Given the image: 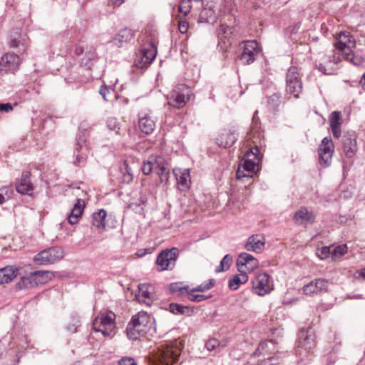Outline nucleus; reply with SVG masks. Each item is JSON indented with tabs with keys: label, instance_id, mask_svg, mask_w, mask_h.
<instances>
[{
	"label": "nucleus",
	"instance_id": "864d4df0",
	"mask_svg": "<svg viewBox=\"0 0 365 365\" xmlns=\"http://www.w3.org/2000/svg\"><path fill=\"white\" fill-rule=\"evenodd\" d=\"M25 44V38L19 39V38H11L9 42V45L11 47L16 48L20 46L21 45L24 46Z\"/></svg>",
	"mask_w": 365,
	"mask_h": 365
},
{
	"label": "nucleus",
	"instance_id": "c9c22d12",
	"mask_svg": "<svg viewBox=\"0 0 365 365\" xmlns=\"http://www.w3.org/2000/svg\"><path fill=\"white\" fill-rule=\"evenodd\" d=\"M32 273L36 285L46 284L53 277V274L48 271H36Z\"/></svg>",
	"mask_w": 365,
	"mask_h": 365
},
{
	"label": "nucleus",
	"instance_id": "338daca9",
	"mask_svg": "<svg viewBox=\"0 0 365 365\" xmlns=\"http://www.w3.org/2000/svg\"><path fill=\"white\" fill-rule=\"evenodd\" d=\"M361 275L364 279H365V268L361 270Z\"/></svg>",
	"mask_w": 365,
	"mask_h": 365
},
{
	"label": "nucleus",
	"instance_id": "9b49d317",
	"mask_svg": "<svg viewBox=\"0 0 365 365\" xmlns=\"http://www.w3.org/2000/svg\"><path fill=\"white\" fill-rule=\"evenodd\" d=\"M316 346V336L311 329H302L298 335L297 349L309 351Z\"/></svg>",
	"mask_w": 365,
	"mask_h": 365
},
{
	"label": "nucleus",
	"instance_id": "4468645a",
	"mask_svg": "<svg viewBox=\"0 0 365 365\" xmlns=\"http://www.w3.org/2000/svg\"><path fill=\"white\" fill-rule=\"evenodd\" d=\"M20 65V58L14 53H8L1 57L0 61L1 73H14L16 71Z\"/></svg>",
	"mask_w": 365,
	"mask_h": 365
},
{
	"label": "nucleus",
	"instance_id": "72a5a7b5",
	"mask_svg": "<svg viewBox=\"0 0 365 365\" xmlns=\"http://www.w3.org/2000/svg\"><path fill=\"white\" fill-rule=\"evenodd\" d=\"M248 279L249 277L246 272H240L230 279L229 287L232 290H237L241 284H245Z\"/></svg>",
	"mask_w": 365,
	"mask_h": 365
},
{
	"label": "nucleus",
	"instance_id": "4c0bfd02",
	"mask_svg": "<svg viewBox=\"0 0 365 365\" xmlns=\"http://www.w3.org/2000/svg\"><path fill=\"white\" fill-rule=\"evenodd\" d=\"M169 310L170 312L175 314H186L189 315L192 312V309L187 307L183 306L178 304L171 303L169 306Z\"/></svg>",
	"mask_w": 365,
	"mask_h": 365
},
{
	"label": "nucleus",
	"instance_id": "39448f33",
	"mask_svg": "<svg viewBox=\"0 0 365 365\" xmlns=\"http://www.w3.org/2000/svg\"><path fill=\"white\" fill-rule=\"evenodd\" d=\"M115 329V314L113 312L99 313L93 320V329L104 336L112 334Z\"/></svg>",
	"mask_w": 365,
	"mask_h": 365
},
{
	"label": "nucleus",
	"instance_id": "58836bf2",
	"mask_svg": "<svg viewBox=\"0 0 365 365\" xmlns=\"http://www.w3.org/2000/svg\"><path fill=\"white\" fill-rule=\"evenodd\" d=\"M346 61L353 63L355 66H361L363 64L364 59L362 56L355 55L353 51L349 52V53H344L341 56Z\"/></svg>",
	"mask_w": 365,
	"mask_h": 365
},
{
	"label": "nucleus",
	"instance_id": "052dcab7",
	"mask_svg": "<svg viewBox=\"0 0 365 365\" xmlns=\"http://www.w3.org/2000/svg\"><path fill=\"white\" fill-rule=\"evenodd\" d=\"M13 110V106L11 103H0V112H9Z\"/></svg>",
	"mask_w": 365,
	"mask_h": 365
},
{
	"label": "nucleus",
	"instance_id": "4be33fe9",
	"mask_svg": "<svg viewBox=\"0 0 365 365\" xmlns=\"http://www.w3.org/2000/svg\"><path fill=\"white\" fill-rule=\"evenodd\" d=\"M138 126L143 133L150 134L155 129V122L147 113H140L139 114Z\"/></svg>",
	"mask_w": 365,
	"mask_h": 365
},
{
	"label": "nucleus",
	"instance_id": "b1692460",
	"mask_svg": "<svg viewBox=\"0 0 365 365\" xmlns=\"http://www.w3.org/2000/svg\"><path fill=\"white\" fill-rule=\"evenodd\" d=\"M154 172L159 176L161 182L167 183L169 178V170L163 158H155Z\"/></svg>",
	"mask_w": 365,
	"mask_h": 365
},
{
	"label": "nucleus",
	"instance_id": "2f4dec72",
	"mask_svg": "<svg viewBox=\"0 0 365 365\" xmlns=\"http://www.w3.org/2000/svg\"><path fill=\"white\" fill-rule=\"evenodd\" d=\"M237 135L235 132H225L217 138V144L223 148L231 147L237 140Z\"/></svg>",
	"mask_w": 365,
	"mask_h": 365
},
{
	"label": "nucleus",
	"instance_id": "bf43d9fd",
	"mask_svg": "<svg viewBox=\"0 0 365 365\" xmlns=\"http://www.w3.org/2000/svg\"><path fill=\"white\" fill-rule=\"evenodd\" d=\"M185 287H182L179 284H171L170 286V289L172 292H182V290H185Z\"/></svg>",
	"mask_w": 365,
	"mask_h": 365
},
{
	"label": "nucleus",
	"instance_id": "603ef678",
	"mask_svg": "<svg viewBox=\"0 0 365 365\" xmlns=\"http://www.w3.org/2000/svg\"><path fill=\"white\" fill-rule=\"evenodd\" d=\"M86 157L87 156L84 153H82L81 154H77L74 164L78 166L83 165L86 163Z\"/></svg>",
	"mask_w": 365,
	"mask_h": 365
},
{
	"label": "nucleus",
	"instance_id": "6ab92c4d",
	"mask_svg": "<svg viewBox=\"0 0 365 365\" xmlns=\"http://www.w3.org/2000/svg\"><path fill=\"white\" fill-rule=\"evenodd\" d=\"M134 37V31L128 28L123 29L113 37L111 43L117 47H122Z\"/></svg>",
	"mask_w": 365,
	"mask_h": 365
},
{
	"label": "nucleus",
	"instance_id": "49530a36",
	"mask_svg": "<svg viewBox=\"0 0 365 365\" xmlns=\"http://www.w3.org/2000/svg\"><path fill=\"white\" fill-rule=\"evenodd\" d=\"M75 149L78 151H83L84 150H87L88 149V147L86 143V137L84 133L79 135L78 138H77V143Z\"/></svg>",
	"mask_w": 365,
	"mask_h": 365
},
{
	"label": "nucleus",
	"instance_id": "9d476101",
	"mask_svg": "<svg viewBox=\"0 0 365 365\" xmlns=\"http://www.w3.org/2000/svg\"><path fill=\"white\" fill-rule=\"evenodd\" d=\"M329 284V281L325 279H314L304 285L302 292L307 296L321 294L327 292Z\"/></svg>",
	"mask_w": 365,
	"mask_h": 365
},
{
	"label": "nucleus",
	"instance_id": "473e14b6",
	"mask_svg": "<svg viewBox=\"0 0 365 365\" xmlns=\"http://www.w3.org/2000/svg\"><path fill=\"white\" fill-rule=\"evenodd\" d=\"M137 299L145 304H150L151 302V294L149 291V286L146 284L138 285V292L136 294Z\"/></svg>",
	"mask_w": 365,
	"mask_h": 365
},
{
	"label": "nucleus",
	"instance_id": "cd10ccee",
	"mask_svg": "<svg viewBox=\"0 0 365 365\" xmlns=\"http://www.w3.org/2000/svg\"><path fill=\"white\" fill-rule=\"evenodd\" d=\"M18 269L13 266H6L0 269V284H7L16 277Z\"/></svg>",
	"mask_w": 365,
	"mask_h": 365
},
{
	"label": "nucleus",
	"instance_id": "680f3d73",
	"mask_svg": "<svg viewBox=\"0 0 365 365\" xmlns=\"http://www.w3.org/2000/svg\"><path fill=\"white\" fill-rule=\"evenodd\" d=\"M83 48L80 45H75L74 53L76 56H80L83 53Z\"/></svg>",
	"mask_w": 365,
	"mask_h": 365
},
{
	"label": "nucleus",
	"instance_id": "f3484780",
	"mask_svg": "<svg viewBox=\"0 0 365 365\" xmlns=\"http://www.w3.org/2000/svg\"><path fill=\"white\" fill-rule=\"evenodd\" d=\"M265 242L266 240L263 235H252L248 237L245 245V249L249 252L261 253L264 249Z\"/></svg>",
	"mask_w": 365,
	"mask_h": 365
},
{
	"label": "nucleus",
	"instance_id": "a211bd4d",
	"mask_svg": "<svg viewBox=\"0 0 365 365\" xmlns=\"http://www.w3.org/2000/svg\"><path fill=\"white\" fill-rule=\"evenodd\" d=\"M173 173L177 180V185L178 189L185 191L190 187V175L189 169H173Z\"/></svg>",
	"mask_w": 365,
	"mask_h": 365
},
{
	"label": "nucleus",
	"instance_id": "0eeeda50",
	"mask_svg": "<svg viewBox=\"0 0 365 365\" xmlns=\"http://www.w3.org/2000/svg\"><path fill=\"white\" fill-rule=\"evenodd\" d=\"M252 291L258 296L269 294L274 289L271 277L266 272L257 274L252 280Z\"/></svg>",
	"mask_w": 365,
	"mask_h": 365
},
{
	"label": "nucleus",
	"instance_id": "f704fd0d",
	"mask_svg": "<svg viewBox=\"0 0 365 365\" xmlns=\"http://www.w3.org/2000/svg\"><path fill=\"white\" fill-rule=\"evenodd\" d=\"M107 213L104 209H101L93 214L92 224L97 228H104L106 226V217Z\"/></svg>",
	"mask_w": 365,
	"mask_h": 365
},
{
	"label": "nucleus",
	"instance_id": "c85d7f7f",
	"mask_svg": "<svg viewBox=\"0 0 365 365\" xmlns=\"http://www.w3.org/2000/svg\"><path fill=\"white\" fill-rule=\"evenodd\" d=\"M30 173L24 172L22 175L21 179L17 182L16 185V191L21 194H30L32 191V186L29 180Z\"/></svg>",
	"mask_w": 365,
	"mask_h": 365
},
{
	"label": "nucleus",
	"instance_id": "ea45409f",
	"mask_svg": "<svg viewBox=\"0 0 365 365\" xmlns=\"http://www.w3.org/2000/svg\"><path fill=\"white\" fill-rule=\"evenodd\" d=\"M232 262V257L230 255H226L221 260L220 264L217 267L215 272H221L227 270Z\"/></svg>",
	"mask_w": 365,
	"mask_h": 365
},
{
	"label": "nucleus",
	"instance_id": "f8f14e48",
	"mask_svg": "<svg viewBox=\"0 0 365 365\" xmlns=\"http://www.w3.org/2000/svg\"><path fill=\"white\" fill-rule=\"evenodd\" d=\"M259 52V48L256 41H247L244 43L240 60L243 64H250L255 61V57Z\"/></svg>",
	"mask_w": 365,
	"mask_h": 365
},
{
	"label": "nucleus",
	"instance_id": "6e6552de",
	"mask_svg": "<svg viewBox=\"0 0 365 365\" xmlns=\"http://www.w3.org/2000/svg\"><path fill=\"white\" fill-rule=\"evenodd\" d=\"M63 257V251L58 247L44 250L34 257V262L38 265L53 264Z\"/></svg>",
	"mask_w": 365,
	"mask_h": 365
},
{
	"label": "nucleus",
	"instance_id": "f03ea898",
	"mask_svg": "<svg viewBox=\"0 0 365 365\" xmlns=\"http://www.w3.org/2000/svg\"><path fill=\"white\" fill-rule=\"evenodd\" d=\"M152 330L155 331V319L146 312H140L133 316L126 328L130 339L136 340Z\"/></svg>",
	"mask_w": 365,
	"mask_h": 365
},
{
	"label": "nucleus",
	"instance_id": "393cba45",
	"mask_svg": "<svg viewBox=\"0 0 365 365\" xmlns=\"http://www.w3.org/2000/svg\"><path fill=\"white\" fill-rule=\"evenodd\" d=\"M329 121L334 137L339 138L341 136V113L339 111L331 113Z\"/></svg>",
	"mask_w": 365,
	"mask_h": 365
},
{
	"label": "nucleus",
	"instance_id": "412c9836",
	"mask_svg": "<svg viewBox=\"0 0 365 365\" xmlns=\"http://www.w3.org/2000/svg\"><path fill=\"white\" fill-rule=\"evenodd\" d=\"M86 204L82 199H77L70 214L68 216V221L71 225H76L78 222L84 211Z\"/></svg>",
	"mask_w": 365,
	"mask_h": 365
},
{
	"label": "nucleus",
	"instance_id": "ddd939ff",
	"mask_svg": "<svg viewBox=\"0 0 365 365\" xmlns=\"http://www.w3.org/2000/svg\"><path fill=\"white\" fill-rule=\"evenodd\" d=\"M157 47L153 40H147L140 48V63L141 66L149 65L155 58Z\"/></svg>",
	"mask_w": 365,
	"mask_h": 365
},
{
	"label": "nucleus",
	"instance_id": "0e129e2a",
	"mask_svg": "<svg viewBox=\"0 0 365 365\" xmlns=\"http://www.w3.org/2000/svg\"><path fill=\"white\" fill-rule=\"evenodd\" d=\"M110 1H112L113 4L116 6H120L125 1V0H110Z\"/></svg>",
	"mask_w": 365,
	"mask_h": 365
},
{
	"label": "nucleus",
	"instance_id": "a18cd8bd",
	"mask_svg": "<svg viewBox=\"0 0 365 365\" xmlns=\"http://www.w3.org/2000/svg\"><path fill=\"white\" fill-rule=\"evenodd\" d=\"M330 255H331V246L322 247L317 250V255L320 259H327Z\"/></svg>",
	"mask_w": 365,
	"mask_h": 365
},
{
	"label": "nucleus",
	"instance_id": "7c9ffc66",
	"mask_svg": "<svg viewBox=\"0 0 365 365\" xmlns=\"http://www.w3.org/2000/svg\"><path fill=\"white\" fill-rule=\"evenodd\" d=\"M233 33V28L230 27L225 24H221L219 30V36L220 38V44L221 47L225 46L227 48L230 46L231 43L229 41L230 37Z\"/></svg>",
	"mask_w": 365,
	"mask_h": 365
},
{
	"label": "nucleus",
	"instance_id": "13d9d810",
	"mask_svg": "<svg viewBox=\"0 0 365 365\" xmlns=\"http://www.w3.org/2000/svg\"><path fill=\"white\" fill-rule=\"evenodd\" d=\"M277 364H278V359L270 357L262 361L259 365H275Z\"/></svg>",
	"mask_w": 365,
	"mask_h": 365
},
{
	"label": "nucleus",
	"instance_id": "69168bd1",
	"mask_svg": "<svg viewBox=\"0 0 365 365\" xmlns=\"http://www.w3.org/2000/svg\"><path fill=\"white\" fill-rule=\"evenodd\" d=\"M68 329L72 331V332H76V327H74V326H71V327H68Z\"/></svg>",
	"mask_w": 365,
	"mask_h": 365
},
{
	"label": "nucleus",
	"instance_id": "8fccbe9b",
	"mask_svg": "<svg viewBox=\"0 0 365 365\" xmlns=\"http://www.w3.org/2000/svg\"><path fill=\"white\" fill-rule=\"evenodd\" d=\"M107 126L110 130H114L116 133H119L120 126H119V123L116 118H108L107 120Z\"/></svg>",
	"mask_w": 365,
	"mask_h": 365
},
{
	"label": "nucleus",
	"instance_id": "de8ad7c7",
	"mask_svg": "<svg viewBox=\"0 0 365 365\" xmlns=\"http://www.w3.org/2000/svg\"><path fill=\"white\" fill-rule=\"evenodd\" d=\"M190 0H180L179 5V11L184 15H187L190 10Z\"/></svg>",
	"mask_w": 365,
	"mask_h": 365
},
{
	"label": "nucleus",
	"instance_id": "423d86ee",
	"mask_svg": "<svg viewBox=\"0 0 365 365\" xmlns=\"http://www.w3.org/2000/svg\"><path fill=\"white\" fill-rule=\"evenodd\" d=\"M179 256V250L177 247L167 249L161 251L156 259L158 271L171 270L175 266Z\"/></svg>",
	"mask_w": 365,
	"mask_h": 365
},
{
	"label": "nucleus",
	"instance_id": "c756f323",
	"mask_svg": "<svg viewBox=\"0 0 365 365\" xmlns=\"http://www.w3.org/2000/svg\"><path fill=\"white\" fill-rule=\"evenodd\" d=\"M344 152L346 157L351 158L356 151V140L352 135H346L343 141Z\"/></svg>",
	"mask_w": 365,
	"mask_h": 365
},
{
	"label": "nucleus",
	"instance_id": "e2e57ef3",
	"mask_svg": "<svg viewBox=\"0 0 365 365\" xmlns=\"http://www.w3.org/2000/svg\"><path fill=\"white\" fill-rule=\"evenodd\" d=\"M269 344H272V341H264L259 344L258 349L259 350H263L265 347L268 346Z\"/></svg>",
	"mask_w": 365,
	"mask_h": 365
},
{
	"label": "nucleus",
	"instance_id": "2eb2a0df",
	"mask_svg": "<svg viewBox=\"0 0 365 365\" xmlns=\"http://www.w3.org/2000/svg\"><path fill=\"white\" fill-rule=\"evenodd\" d=\"M237 266L240 272H252L258 267L259 262L252 255L243 252L237 259Z\"/></svg>",
	"mask_w": 365,
	"mask_h": 365
},
{
	"label": "nucleus",
	"instance_id": "7ed1b4c3",
	"mask_svg": "<svg viewBox=\"0 0 365 365\" xmlns=\"http://www.w3.org/2000/svg\"><path fill=\"white\" fill-rule=\"evenodd\" d=\"M181 342L174 340L160 348L155 354V365H173L180 354Z\"/></svg>",
	"mask_w": 365,
	"mask_h": 365
},
{
	"label": "nucleus",
	"instance_id": "a878e982",
	"mask_svg": "<svg viewBox=\"0 0 365 365\" xmlns=\"http://www.w3.org/2000/svg\"><path fill=\"white\" fill-rule=\"evenodd\" d=\"M166 98L170 106L178 108H182L189 99L182 93H169Z\"/></svg>",
	"mask_w": 365,
	"mask_h": 365
},
{
	"label": "nucleus",
	"instance_id": "5701e85b",
	"mask_svg": "<svg viewBox=\"0 0 365 365\" xmlns=\"http://www.w3.org/2000/svg\"><path fill=\"white\" fill-rule=\"evenodd\" d=\"M137 166L136 163L132 160H124L123 165L120 167L122 173V182L124 183H130L133 179V170Z\"/></svg>",
	"mask_w": 365,
	"mask_h": 365
},
{
	"label": "nucleus",
	"instance_id": "e433bc0d",
	"mask_svg": "<svg viewBox=\"0 0 365 365\" xmlns=\"http://www.w3.org/2000/svg\"><path fill=\"white\" fill-rule=\"evenodd\" d=\"M16 286L20 289H26L34 286H37L36 284L33 273L31 272L27 276L22 277L17 283Z\"/></svg>",
	"mask_w": 365,
	"mask_h": 365
},
{
	"label": "nucleus",
	"instance_id": "20e7f679",
	"mask_svg": "<svg viewBox=\"0 0 365 365\" xmlns=\"http://www.w3.org/2000/svg\"><path fill=\"white\" fill-rule=\"evenodd\" d=\"M260 158L259 157V149L257 146L247 150L239 165L236 173V177L238 180L244 178H251L255 173V168L257 166Z\"/></svg>",
	"mask_w": 365,
	"mask_h": 365
},
{
	"label": "nucleus",
	"instance_id": "6e6d98bb",
	"mask_svg": "<svg viewBox=\"0 0 365 365\" xmlns=\"http://www.w3.org/2000/svg\"><path fill=\"white\" fill-rule=\"evenodd\" d=\"M119 365H136V363L133 358L125 357L119 361Z\"/></svg>",
	"mask_w": 365,
	"mask_h": 365
},
{
	"label": "nucleus",
	"instance_id": "aec40b11",
	"mask_svg": "<svg viewBox=\"0 0 365 365\" xmlns=\"http://www.w3.org/2000/svg\"><path fill=\"white\" fill-rule=\"evenodd\" d=\"M203 8L200 11L199 21L200 22H213L215 21L216 15L214 10L215 4L212 1L202 3Z\"/></svg>",
	"mask_w": 365,
	"mask_h": 365
},
{
	"label": "nucleus",
	"instance_id": "79ce46f5",
	"mask_svg": "<svg viewBox=\"0 0 365 365\" xmlns=\"http://www.w3.org/2000/svg\"><path fill=\"white\" fill-rule=\"evenodd\" d=\"M13 194V189L10 186L0 187V205L9 200Z\"/></svg>",
	"mask_w": 365,
	"mask_h": 365
},
{
	"label": "nucleus",
	"instance_id": "c03bdc74",
	"mask_svg": "<svg viewBox=\"0 0 365 365\" xmlns=\"http://www.w3.org/2000/svg\"><path fill=\"white\" fill-rule=\"evenodd\" d=\"M215 280L213 279H210L208 282L205 284H201L196 287H194L192 289V292H205L210 289L215 285Z\"/></svg>",
	"mask_w": 365,
	"mask_h": 365
},
{
	"label": "nucleus",
	"instance_id": "37998d69",
	"mask_svg": "<svg viewBox=\"0 0 365 365\" xmlns=\"http://www.w3.org/2000/svg\"><path fill=\"white\" fill-rule=\"evenodd\" d=\"M347 252V247L345 245L337 247L331 246V255L334 259L340 258Z\"/></svg>",
	"mask_w": 365,
	"mask_h": 365
},
{
	"label": "nucleus",
	"instance_id": "bb28decb",
	"mask_svg": "<svg viewBox=\"0 0 365 365\" xmlns=\"http://www.w3.org/2000/svg\"><path fill=\"white\" fill-rule=\"evenodd\" d=\"M294 218L296 222L299 224L312 223L314 221L315 216L312 212L308 211L307 207H302L295 212Z\"/></svg>",
	"mask_w": 365,
	"mask_h": 365
},
{
	"label": "nucleus",
	"instance_id": "f257e3e1",
	"mask_svg": "<svg viewBox=\"0 0 365 365\" xmlns=\"http://www.w3.org/2000/svg\"><path fill=\"white\" fill-rule=\"evenodd\" d=\"M334 46L338 51L339 56H334L333 59L328 60L326 64L319 63L317 66V69L324 74L334 73L335 71L334 66L341 61L339 56L351 52L355 46V41L349 32H340Z\"/></svg>",
	"mask_w": 365,
	"mask_h": 365
},
{
	"label": "nucleus",
	"instance_id": "4d7b16f0",
	"mask_svg": "<svg viewBox=\"0 0 365 365\" xmlns=\"http://www.w3.org/2000/svg\"><path fill=\"white\" fill-rule=\"evenodd\" d=\"M178 29L181 34H185L188 30V23L185 21H179Z\"/></svg>",
	"mask_w": 365,
	"mask_h": 365
},
{
	"label": "nucleus",
	"instance_id": "5fc2aeb1",
	"mask_svg": "<svg viewBox=\"0 0 365 365\" xmlns=\"http://www.w3.org/2000/svg\"><path fill=\"white\" fill-rule=\"evenodd\" d=\"M218 345H219L218 341L215 339H210L205 344V346H206L207 349L209 351L214 350Z\"/></svg>",
	"mask_w": 365,
	"mask_h": 365
},
{
	"label": "nucleus",
	"instance_id": "774afa93",
	"mask_svg": "<svg viewBox=\"0 0 365 365\" xmlns=\"http://www.w3.org/2000/svg\"><path fill=\"white\" fill-rule=\"evenodd\" d=\"M81 64H83L85 66L90 68V64L88 62L84 63L83 60L81 62Z\"/></svg>",
	"mask_w": 365,
	"mask_h": 365
},
{
	"label": "nucleus",
	"instance_id": "1a4fd4ad",
	"mask_svg": "<svg viewBox=\"0 0 365 365\" xmlns=\"http://www.w3.org/2000/svg\"><path fill=\"white\" fill-rule=\"evenodd\" d=\"M334 145L331 138L325 137L319 148V163L324 168L331 165Z\"/></svg>",
	"mask_w": 365,
	"mask_h": 365
},
{
	"label": "nucleus",
	"instance_id": "a19ab883",
	"mask_svg": "<svg viewBox=\"0 0 365 365\" xmlns=\"http://www.w3.org/2000/svg\"><path fill=\"white\" fill-rule=\"evenodd\" d=\"M185 289L187 294L188 299L192 302H200L209 298V297L203 294H195V292H192V289L188 287H185Z\"/></svg>",
	"mask_w": 365,
	"mask_h": 365
},
{
	"label": "nucleus",
	"instance_id": "09e8293b",
	"mask_svg": "<svg viewBox=\"0 0 365 365\" xmlns=\"http://www.w3.org/2000/svg\"><path fill=\"white\" fill-rule=\"evenodd\" d=\"M155 166V160L154 162H144L142 166V171L144 175H149L153 170L154 171Z\"/></svg>",
	"mask_w": 365,
	"mask_h": 365
},
{
	"label": "nucleus",
	"instance_id": "3c124183",
	"mask_svg": "<svg viewBox=\"0 0 365 365\" xmlns=\"http://www.w3.org/2000/svg\"><path fill=\"white\" fill-rule=\"evenodd\" d=\"M104 101L114 102L118 98V93H100Z\"/></svg>",
	"mask_w": 365,
	"mask_h": 365
},
{
	"label": "nucleus",
	"instance_id": "dca6fc26",
	"mask_svg": "<svg viewBox=\"0 0 365 365\" xmlns=\"http://www.w3.org/2000/svg\"><path fill=\"white\" fill-rule=\"evenodd\" d=\"M287 91H301L302 83L296 67H291L286 76Z\"/></svg>",
	"mask_w": 365,
	"mask_h": 365
}]
</instances>
